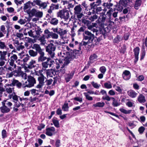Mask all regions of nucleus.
<instances>
[{
    "mask_svg": "<svg viewBox=\"0 0 147 147\" xmlns=\"http://www.w3.org/2000/svg\"><path fill=\"white\" fill-rule=\"evenodd\" d=\"M84 35V40L82 41L83 45L86 46L88 44L89 45L92 47H94L95 45H97L99 43V42L101 39H102L103 37L104 38V35L102 34L100 36V38L97 40L94 39V35L90 32L88 31H85Z\"/></svg>",
    "mask_w": 147,
    "mask_h": 147,
    "instance_id": "nucleus-1",
    "label": "nucleus"
},
{
    "mask_svg": "<svg viewBox=\"0 0 147 147\" xmlns=\"http://www.w3.org/2000/svg\"><path fill=\"white\" fill-rule=\"evenodd\" d=\"M66 49L68 51L67 52V56L64 59L61 60V59L59 60V66H56V68L58 69L59 67L63 69L66 67L72 60L74 57V51L72 49L67 46Z\"/></svg>",
    "mask_w": 147,
    "mask_h": 147,
    "instance_id": "nucleus-2",
    "label": "nucleus"
},
{
    "mask_svg": "<svg viewBox=\"0 0 147 147\" xmlns=\"http://www.w3.org/2000/svg\"><path fill=\"white\" fill-rule=\"evenodd\" d=\"M8 61L9 64V66L8 68L6 66L3 67H0V70H2L3 68L4 69L7 70L9 72L12 71L15 69L16 67V65L15 63V62L18 63V64H20V60L18 59L17 56L15 54H12L10 58L8 59Z\"/></svg>",
    "mask_w": 147,
    "mask_h": 147,
    "instance_id": "nucleus-3",
    "label": "nucleus"
},
{
    "mask_svg": "<svg viewBox=\"0 0 147 147\" xmlns=\"http://www.w3.org/2000/svg\"><path fill=\"white\" fill-rule=\"evenodd\" d=\"M32 49H35L36 51H38L39 56L38 58V62H43L46 60H47L48 58L45 56V53L43 51L42 49L41 48L40 45L37 44L33 45L32 47Z\"/></svg>",
    "mask_w": 147,
    "mask_h": 147,
    "instance_id": "nucleus-4",
    "label": "nucleus"
},
{
    "mask_svg": "<svg viewBox=\"0 0 147 147\" xmlns=\"http://www.w3.org/2000/svg\"><path fill=\"white\" fill-rule=\"evenodd\" d=\"M2 106L0 107V111L3 114L7 113L10 112L12 109V103L4 100L1 102Z\"/></svg>",
    "mask_w": 147,
    "mask_h": 147,
    "instance_id": "nucleus-5",
    "label": "nucleus"
},
{
    "mask_svg": "<svg viewBox=\"0 0 147 147\" xmlns=\"http://www.w3.org/2000/svg\"><path fill=\"white\" fill-rule=\"evenodd\" d=\"M36 83V81L34 78L30 76H28L27 81L22 84V87L24 88H30L34 86Z\"/></svg>",
    "mask_w": 147,
    "mask_h": 147,
    "instance_id": "nucleus-6",
    "label": "nucleus"
},
{
    "mask_svg": "<svg viewBox=\"0 0 147 147\" xmlns=\"http://www.w3.org/2000/svg\"><path fill=\"white\" fill-rule=\"evenodd\" d=\"M56 48L55 46L52 43L48 45L46 47V51L52 58H53L55 56V50Z\"/></svg>",
    "mask_w": 147,
    "mask_h": 147,
    "instance_id": "nucleus-7",
    "label": "nucleus"
},
{
    "mask_svg": "<svg viewBox=\"0 0 147 147\" xmlns=\"http://www.w3.org/2000/svg\"><path fill=\"white\" fill-rule=\"evenodd\" d=\"M57 15L58 17L66 21L69 17V11L65 9L61 10L57 13Z\"/></svg>",
    "mask_w": 147,
    "mask_h": 147,
    "instance_id": "nucleus-8",
    "label": "nucleus"
},
{
    "mask_svg": "<svg viewBox=\"0 0 147 147\" xmlns=\"http://www.w3.org/2000/svg\"><path fill=\"white\" fill-rule=\"evenodd\" d=\"M54 62L50 58H48L46 61L42 63V70L44 71L46 70V69L52 67Z\"/></svg>",
    "mask_w": 147,
    "mask_h": 147,
    "instance_id": "nucleus-9",
    "label": "nucleus"
},
{
    "mask_svg": "<svg viewBox=\"0 0 147 147\" xmlns=\"http://www.w3.org/2000/svg\"><path fill=\"white\" fill-rule=\"evenodd\" d=\"M42 35L47 39L52 37L53 39H57L59 37L57 34L53 33L52 32H50L48 29H46L44 31V34Z\"/></svg>",
    "mask_w": 147,
    "mask_h": 147,
    "instance_id": "nucleus-10",
    "label": "nucleus"
},
{
    "mask_svg": "<svg viewBox=\"0 0 147 147\" xmlns=\"http://www.w3.org/2000/svg\"><path fill=\"white\" fill-rule=\"evenodd\" d=\"M46 78V77L43 75H42L40 77L38 78L39 84L36 86L37 88H42L45 82V81Z\"/></svg>",
    "mask_w": 147,
    "mask_h": 147,
    "instance_id": "nucleus-11",
    "label": "nucleus"
},
{
    "mask_svg": "<svg viewBox=\"0 0 147 147\" xmlns=\"http://www.w3.org/2000/svg\"><path fill=\"white\" fill-rule=\"evenodd\" d=\"M11 83L9 84H8V86H16L17 87L19 88H20L22 86V83L17 80L13 79L11 80Z\"/></svg>",
    "mask_w": 147,
    "mask_h": 147,
    "instance_id": "nucleus-12",
    "label": "nucleus"
},
{
    "mask_svg": "<svg viewBox=\"0 0 147 147\" xmlns=\"http://www.w3.org/2000/svg\"><path fill=\"white\" fill-rule=\"evenodd\" d=\"M76 47H77V45L78 44V50L75 49L74 50V54L76 55H74V58H77V56L79 55L80 54V51L81 50V46H82V44L83 45V43L82 42L81 43H79L77 41H76L75 42Z\"/></svg>",
    "mask_w": 147,
    "mask_h": 147,
    "instance_id": "nucleus-13",
    "label": "nucleus"
},
{
    "mask_svg": "<svg viewBox=\"0 0 147 147\" xmlns=\"http://www.w3.org/2000/svg\"><path fill=\"white\" fill-rule=\"evenodd\" d=\"M55 128L53 127H51L46 129V134L49 136H52L55 134Z\"/></svg>",
    "mask_w": 147,
    "mask_h": 147,
    "instance_id": "nucleus-14",
    "label": "nucleus"
},
{
    "mask_svg": "<svg viewBox=\"0 0 147 147\" xmlns=\"http://www.w3.org/2000/svg\"><path fill=\"white\" fill-rule=\"evenodd\" d=\"M131 74L130 71H129L125 70L123 73L122 76L124 80H128L131 78Z\"/></svg>",
    "mask_w": 147,
    "mask_h": 147,
    "instance_id": "nucleus-15",
    "label": "nucleus"
},
{
    "mask_svg": "<svg viewBox=\"0 0 147 147\" xmlns=\"http://www.w3.org/2000/svg\"><path fill=\"white\" fill-rule=\"evenodd\" d=\"M100 16H98V19L97 21L98 22L104 23L106 20V16L105 14V12H102L100 13Z\"/></svg>",
    "mask_w": 147,
    "mask_h": 147,
    "instance_id": "nucleus-16",
    "label": "nucleus"
},
{
    "mask_svg": "<svg viewBox=\"0 0 147 147\" xmlns=\"http://www.w3.org/2000/svg\"><path fill=\"white\" fill-rule=\"evenodd\" d=\"M134 52L135 56L134 62L136 63L137 62L138 59V55L139 53L140 49L139 47H137L134 49Z\"/></svg>",
    "mask_w": 147,
    "mask_h": 147,
    "instance_id": "nucleus-17",
    "label": "nucleus"
},
{
    "mask_svg": "<svg viewBox=\"0 0 147 147\" xmlns=\"http://www.w3.org/2000/svg\"><path fill=\"white\" fill-rule=\"evenodd\" d=\"M119 3L124 7L127 5H130L132 3V0H120Z\"/></svg>",
    "mask_w": 147,
    "mask_h": 147,
    "instance_id": "nucleus-18",
    "label": "nucleus"
},
{
    "mask_svg": "<svg viewBox=\"0 0 147 147\" xmlns=\"http://www.w3.org/2000/svg\"><path fill=\"white\" fill-rule=\"evenodd\" d=\"M45 38L43 35L40 37H37V39L39 41L40 44L43 46L45 45L46 44V40H45Z\"/></svg>",
    "mask_w": 147,
    "mask_h": 147,
    "instance_id": "nucleus-19",
    "label": "nucleus"
},
{
    "mask_svg": "<svg viewBox=\"0 0 147 147\" xmlns=\"http://www.w3.org/2000/svg\"><path fill=\"white\" fill-rule=\"evenodd\" d=\"M46 74L47 77H52L53 75L55 74V72L53 69H47L46 70Z\"/></svg>",
    "mask_w": 147,
    "mask_h": 147,
    "instance_id": "nucleus-20",
    "label": "nucleus"
},
{
    "mask_svg": "<svg viewBox=\"0 0 147 147\" xmlns=\"http://www.w3.org/2000/svg\"><path fill=\"white\" fill-rule=\"evenodd\" d=\"M128 95L132 98H135L136 97L138 94L134 90H130L127 92Z\"/></svg>",
    "mask_w": 147,
    "mask_h": 147,
    "instance_id": "nucleus-21",
    "label": "nucleus"
},
{
    "mask_svg": "<svg viewBox=\"0 0 147 147\" xmlns=\"http://www.w3.org/2000/svg\"><path fill=\"white\" fill-rule=\"evenodd\" d=\"M35 64V61L33 60H31L28 64V67L29 69H32L34 68L36 66Z\"/></svg>",
    "mask_w": 147,
    "mask_h": 147,
    "instance_id": "nucleus-22",
    "label": "nucleus"
},
{
    "mask_svg": "<svg viewBox=\"0 0 147 147\" xmlns=\"http://www.w3.org/2000/svg\"><path fill=\"white\" fill-rule=\"evenodd\" d=\"M138 101L141 103H144L146 101L145 97L142 94H140L138 98Z\"/></svg>",
    "mask_w": 147,
    "mask_h": 147,
    "instance_id": "nucleus-23",
    "label": "nucleus"
},
{
    "mask_svg": "<svg viewBox=\"0 0 147 147\" xmlns=\"http://www.w3.org/2000/svg\"><path fill=\"white\" fill-rule=\"evenodd\" d=\"M38 51H34L32 49H30L28 51L29 55L32 57H34L37 56L38 55Z\"/></svg>",
    "mask_w": 147,
    "mask_h": 147,
    "instance_id": "nucleus-24",
    "label": "nucleus"
},
{
    "mask_svg": "<svg viewBox=\"0 0 147 147\" xmlns=\"http://www.w3.org/2000/svg\"><path fill=\"white\" fill-rule=\"evenodd\" d=\"M105 105V103L103 102H98L96 104H94L93 107L94 108L97 107H103Z\"/></svg>",
    "mask_w": 147,
    "mask_h": 147,
    "instance_id": "nucleus-25",
    "label": "nucleus"
},
{
    "mask_svg": "<svg viewBox=\"0 0 147 147\" xmlns=\"http://www.w3.org/2000/svg\"><path fill=\"white\" fill-rule=\"evenodd\" d=\"M113 100L112 105L114 107H117L120 105V102L113 97H111Z\"/></svg>",
    "mask_w": 147,
    "mask_h": 147,
    "instance_id": "nucleus-26",
    "label": "nucleus"
},
{
    "mask_svg": "<svg viewBox=\"0 0 147 147\" xmlns=\"http://www.w3.org/2000/svg\"><path fill=\"white\" fill-rule=\"evenodd\" d=\"M10 86H8V84H6V87H5V90L6 92L10 94L14 90L13 87H10Z\"/></svg>",
    "mask_w": 147,
    "mask_h": 147,
    "instance_id": "nucleus-27",
    "label": "nucleus"
},
{
    "mask_svg": "<svg viewBox=\"0 0 147 147\" xmlns=\"http://www.w3.org/2000/svg\"><path fill=\"white\" fill-rule=\"evenodd\" d=\"M141 0H136L135 1L134 7L136 9H138L141 4Z\"/></svg>",
    "mask_w": 147,
    "mask_h": 147,
    "instance_id": "nucleus-28",
    "label": "nucleus"
},
{
    "mask_svg": "<svg viewBox=\"0 0 147 147\" xmlns=\"http://www.w3.org/2000/svg\"><path fill=\"white\" fill-rule=\"evenodd\" d=\"M58 20L56 18H53L50 22V23L53 25H57L58 23Z\"/></svg>",
    "mask_w": 147,
    "mask_h": 147,
    "instance_id": "nucleus-29",
    "label": "nucleus"
},
{
    "mask_svg": "<svg viewBox=\"0 0 147 147\" xmlns=\"http://www.w3.org/2000/svg\"><path fill=\"white\" fill-rule=\"evenodd\" d=\"M72 1H70L69 0L68 1V8L69 9V11L70 12L71 14H72V12L71 11H72L73 7H74V5L72 4L71 3V2Z\"/></svg>",
    "mask_w": 147,
    "mask_h": 147,
    "instance_id": "nucleus-30",
    "label": "nucleus"
},
{
    "mask_svg": "<svg viewBox=\"0 0 147 147\" xmlns=\"http://www.w3.org/2000/svg\"><path fill=\"white\" fill-rule=\"evenodd\" d=\"M82 8L80 5H78L75 7L74 10H75V13L76 14L80 13L82 10Z\"/></svg>",
    "mask_w": 147,
    "mask_h": 147,
    "instance_id": "nucleus-31",
    "label": "nucleus"
},
{
    "mask_svg": "<svg viewBox=\"0 0 147 147\" xmlns=\"http://www.w3.org/2000/svg\"><path fill=\"white\" fill-rule=\"evenodd\" d=\"M119 111L125 114H129L131 113L132 111L131 110H127L123 108L120 109Z\"/></svg>",
    "mask_w": 147,
    "mask_h": 147,
    "instance_id": "nucleus-32",
    "label": "nucleus"
},
{
    "mask_svg": "<svg viewBox=\"0 0 147 147\" xmlns=\"http://www.w3.org/2000/svg\"><path fill=\"white\" fill-rule=\"evenodd\" d=\"M68 103L66 102L64 103L62 107V109L64 111H67L68 110L69 107Z\"/></svg>",
    "mask_w": 147,
    "mask_h": 147,
    "instance_id": "nucleus-33",
    "label": "nucleus"
},
{
    "mask_svg": "<svg viewBox=\"0 0 147 147\" xmlns=\"http://www.w3.org/2000/svg\"><path fill=\"white\" fill-rule=\"evenodd\" d=\"M73 73L71 74H68L65 77V80L67 82H69L70 80L73 77Z\"/></svg>",
    "mask_w": 147,
    "mask_h": 147,
    "instance_id": "nucleus-34",
    "label": "nucleus"
},
{
    "mask_svg": "<svg viewBox=\"0 0 147 147\" xmlns=\"http://www.w3.org/2000/svg\"><path fill=\"white\" fill-rule=\"evenodd\" d=\"M98 56L95 54H93L91 55L89 57V59L90 61H94L97 59Z\"/></svg>",
    "mask_w": 147,
    "mask_h": 147,
    "instance_id": "nucleus-35",
    "label": "nucleus"
},
{
    "mask_svg": "<svg viewBox=\"0 0 147 147\" xmlns=\"http://www.w3.org/2000/svg\"><path fill=\"white\" fill-rule=\"evenodd\" d=\"M7 52L6 51H3L2 52L1 51V55H0L1 57L0 58L3 59L5 60L6 61V59H5V56L7 54Z\"/></svg>",
    "mask_w": 147,
    "mask_h": 147,
    "instance_id": "nucleus-36",
    "label": "nucleus"
},
{
    "mask_svg": "<svg viewBox=\"0 0 147 147\" xmlns=\"http://www.w3.org/2000/svg\"><path fill=\"white\" fill-rule=\"evenodd\" d=\"M24 39L25 42H27L29 43L31 42H34L33 41V40L32 39L29 37H25L24 38Z\"/></svg>",
    "mask_w": 147,
    "mask_h": 147,
    "instance_id": "nucleus-37",
    "label": "nucleus"
},
{
    "mask_svg": "<svg viewBox=\"0 0 147 147\" xmlns=\"http://www.w3.org/2000/svg\"><path fill=\"white\" fill-rule=\"evenodd\" d=\"M52 121L55 126L57 127H59V121L57 120L53 119Z\"/></svg>",
    "mask_w": 147,
    "mask_h": 147,
    "instance_id": "nucleus-38",
    "label": "nucleus"
},
{
    "mask_svg": "<svg viewBox=\"0 0 147 147\" xmlns=\"http://www.w3.org/2000/svg\"><path fill=\"white\" fill-rule=\"evenodd\" d=\"M20 98V96L16 95L15 93L14 95H13L12 99L13 100L14 102L15 103H16L18 101V98Z\"/></svg>",
    "mask_w": 147,
    "mask_h": 147,
    "instance_id": "nucleus-39",
    "label": "nucleus"
},
{
    "mask_svg": "<svg viewBox=\"0 0 147 147\" xmlns=\"http://www.w3.org/2000/svg\"><path fill=\"white\" fill-rule=\"evenodd\" d=\"M104 85L105 88L107 89H111L112 88V86L110 82L105 83Z\"/></svg>",
    "mask_w": 147,
    "mask_h": 147,
    "instance_id": "nucleus-40",
    "label": "nucleus"
},
{
    "mask_svg": "<svg viewBox=\"0 0 147 147\" xmlns=\"http://www.w3.org/2000/svg\"><path fill=\"white\" fill-rule=\"evenodd\" d=\"M7 46L4 42L0 41V49H6Z\"/></svg>",
    "mask_w": 147,
    "mask_h": 147,
    "instance_id": "nucleus-41",
    "label": "nucleus"
},
{
    "mask_svg": "<svg viewBox=\"0 0 147 147\" xmlns=\"http://www.w3.org/2000/svg\"><path fill=\"white\" fill-rule=\"evenodd\" d=\"M67 32L66 30H63L61 29L59 32V33H58V34L60 35L61 37L64 35L66 34Z\"/></svg>",
    "mask_w": 147,
    "mask_h": 147,
    "instance_id": "nucleus-42",
    "label": "nucleus"
},
{
    "mask_svg": "<svg viewBox=\"0 0 147 147\" xmlns=\"http://www.w3.org/2000/svg\"><path fill=\"white\" fill-rule=\"evenodd\" d=\"M91 84L94 88L96 89H98L100 86V84H98L97 83H95L94 81L92 82Z\"/></svg>",
    "mask_w": 147,
    "mask_h": 147,
    "instance_id": "nucleus-43",
    "label": "nucleus"
},
{
    "mask_svg": "<svg viewBox=\"0 0 147 147\" xmlns=\"http://www.w3.org/2000/svg\"><path fill=\"white\" fill-rule=\"evenodd\" d=\"M36 34L37 35L38 37H39L40 35V34L42 32V31L40 28H38L36 30H35Z\"/></svg>",
    "mask_w": 147,
    "mask_h": 147,
    "instance_id": "nucleus-44",
    "label": "nucleus"
},
{
    "mask_svg": "<svg viewBox=\"0 0 147 147\" xmlns=\"http://www.w3.org/2000/svg\"><path fill=\"white\" fill-rule=\"evenodd\" d=\"M113 4L109 3H104L103 5L108 9H110L111 7H112Z\"/></svg>",
    "mask_w": 147,
    "mask_h": 147,
    "instance_id": "nucleus-45",
    "label": "nucleus"
},
{
    "mask_svg": "<svg viewBox=\"0 0 147 147\" xmlns=\"http://www.w3.org/2000/svg\"><path fill=\"white\" fill-rule=\"evenodd\" d=\"M84 96H85L86 98L89 100H93V98L92 97L90 96L86 92L84 93Z\"/></svg>",
    "mask_w": 147,
    "mask_h": 147,
    "instance_id": "nucleus-46",
    "label": "nucleus"
},
{
    "mask_svg": "<svg viewBox=\"0 0 147 147\" xmlns=\"http://www.w3.org/2000/svg\"><path fill=\"white\" fill-rule=\"evenodd\" d=\"M42 12L37 11L35 16L37 17L40 18L42 17Z\"/></svg>",
    "mask_w": 147,
    "mask_h": 147,
    "instance_id": "nucleus-47",
    "label": "nucleus"
},
{
    "mask_svg": "<svg viewBox=\"0 0 147 147\" xmlns=\"http://www.w3.org/2000/svg\"><path fill=\"white\" fill-rule=\"evenodd\" d=\"M99 70L102 73L104 74L106 71V69L105 67L102 66L100 68Z\"/></svg>",
    "mask_w": 147,
    "mask_h": 147,
    "instance_id": "nucleus-48",
    "label": "nucleus"
},
{
    "mask_svg": "<svg viewBox=\"0 0 147 147\" xmlns=\"http://www.w3.org/2000/svg\"><path fill=\"white\" fill-rule=\"evenodd\" d=\"M98 17V16L95 14L93 16H91L89 18V19L91 21H94V20L96 19Z\"/></svg>",
    "mask_w": 147,
    "mask_h": 147,
    "instance_id": "nucleus-49",
    "label": "nucleus"
},
{
    "mask_svg": "<svg viewBox=\"0 0 147 147\" xmlns=\"http://www.w3.org/2000/svg\"><path fill=\"white\" fill-rule=\"evenodd\" d=\"M51 7V9L54 10V9H58L59 8V4L55 5L53 4H52L50 6Z\"/></svg>",
    "mask_w": 147,
    "mask_h": 147,
    "instance_id": "nucleus-50",
    "label": "nucleus"
},
{
    "mask_svg": "<svg viewBox=\"0 0 147 147\" xmlns=\"http://www.w3.org/2000/svg\"><path fill=\"white\" fill-rule=\"evenodd\" d=\"M40 7L43 9H45L47 7V3L45 2H42Z\"/></svg>",
    "mask_w": 147,
    "mask_h": 147,
    "instance_id": "nucleus-51",
    "label": "nucleus"
},
{
    "mask_svg": "<svg viewBox=\"0 0 147 147\" xmlns=\"http://www.w3.org/2000/svg\"><path fill=\"white\" fill-rule=\"evenodd\" d=\"M38 99V98L36 97L33 98H32V97H30L29 98V100L30 101V102H33L36 101Z\"/></svg>",
    "mask_w": 147,
    "mask_h": 147,
    "instance_id": "nucleus-52",
    "label": "nucleus"
},
{
    "mask_svg": "<svg viewBox=\"0 0 147 147\" xmlns=\"http://www.w3.org/2000/svg\"><path fill=\"white\" fill-rule=\"evenodd\" d=\"M43 71V70L42 69L37 71L35 72V74L36 75L38 76V77H40L41 75H43L42 74V72Z\"/></svg>",
    "mask_w": 147,
    "mask_h": 147,
    "instance_id": "nucleus-53",
    "label": "nucleus"
},
{
    "mask_svg": "<svg viewBox=\"0 0 147 147\" xmlns=\"http://www.w3.org/2000/svg\"><path fill=\"white\" fill-rule=\"evenodd\" d=\"M26 22V20L25 19H20L18 21V22L20 24L22 25L25 24Z\"/></svg>",
    "mask_w": 147,
    "mask_h": 147,
    "instance_id": "nucleus-54",
    "label": "nucleus"
},
{
    "mask_svg": "<svg viewBox=\"0 0 147 147\" xmlns=\"http://www.w3.org/2000/svg\"><path fill=\"white\" fill-rule=\"evenodd\" d=\"M102 10L101 7H98L96 9V14H100V13Z\"/></svg>",
    "mask_w": 147,
    "mask_h": 147,
    "instance_id": "nucleus-55",
    "label": "nucleus"
},
{
    "mask_svg": "<svg viewBox=\"0 0 147 147\" xmlns=\"http://www.w3.org/2000/svg\"><path fill=\"white\" fill-rule=\"evenodd\" d=\"M37 11L34 9H32L30 11V13L32 16H35Z\"/></svg>",
    "mask_w": 147,
    "mask_h": 147,
    "instance_id": "nucleus-56",
    "label": "nucleus"
},
{
    "mask_svg": "<svg viewBox=\"0 0 147 147\" xmlns=\"http://www.w3.org/2000/svg\"><path fill=\"white\" fill-rule=\"evenodd\" d=\"M53 82V80L51 79H50L48 80H47L45 81V82L46 83V84L47 85L49 86L50 85L52 82Z\"/></svg>",
    "mask_w": 147,
    "mask_h": 147,
    "instance_id": "nucleus-57",
    "label": "nucleus"
},
{
    "mask_svg": "<svg viewBox=\"0 0 147 147\" xmlns=\"http://www.w3.org/2000/svg\"><path fill=\"white\" fill-rule=\"evenodd\" d=\"M111 98L109 97L108 96L106 95L105 96H103L102 97V99L104 100H106L108 101H110L111 100Z\"/></svg>",
    "mask_w": 147,
    "mask_h": 147,
    "instance_id": "nucleus-58",
    "label": "nucleus"
},
{
    "mask_svg": "<svg viewBox=\"0 0 147 147\" xmlns=\"http://www.w3.org/2000/svg\"><path fill=\"white\" fill-rule=\"evenodd\" d=\"M145 128L143 126L140 127L138 129V131L140 134H142L144 131Z\"/></svg>",
    "mask_w": 147,
    "mask_h": 147,
    "instance_id": "nucleus-59",
    "label": "nucleus"
},
{
    "mask_svg": "<svg viewBox=\"0 0 147 147\" xmlns=\"http://www.w3.org/2000/svg\"><path fill=\"white\" fill-rule=\"evenodd\" d=\"M82 23H84V24L87 25V26H88V24H90V21L85 19H82Z\"/></svg>",
    "mask_w": 147,
    "mask_h": 147,
    "instance_id": "nucleus-60",
    "label": "nucleus"
},
{
    "mask_svg": "<svg viewBox=\"0 0 147 147\" xmlns=\"http://www.w3.org/2000/svg\"><path fill=\"white\" fill-rule=\"evenodd\" d=\"M2 135L3 138H4L6 137V131L5 129H3L2 131Z\"/></svg>",
    "mask_w": 147,
    "mask_h": 147,
    "instance_id": "nucleus-61",
    "label": "nucleus"
},
{
    "mask_svg": "<svg viewBox=\"0 0 147 147\" xmlns=\"http://www.w3.org/2000/svg\"><path fill=\"white\" fill-rule=\"evenodd\" d=\"M30 3L28 2L24 4V10H25L28 9L30 6Z\"/></svg>",
    "mask_w": 147,
    "mask_h": 147,
    "instance_id": "nucleus-62",
    "label": "nucleus"
},
{
    "mask_svg": "<svg viewBox=\"0 0 147 147\" xmlns=\"http://www.w3.org/2000/svg\"><path fill=\"white\" fill-rule=\"evenodd\" d=\"M130 35V34L129 33L125 34L124 36V39L125 40H127L128 39Z\"/></svg>",
    "mask_w": 147,
    "mask_h": 147,
    "instance_id": "nucleus-63",
    "label": "nucleus"
},
{
    "mask_svg": "<svg viewBox=\"0 0 147 147\" xmlns=\"http://www.w3.org/2000/svg\"><path fill=\"white\" fill-rule=\"evenodd\" d=\"M115 89L116 91L119 92L120 93H121L122 92V89L119 86H117L116 87V88H115Z\"/></svg>",
    "mask_w": 147,
    "mask_h": 147,
    "instance_id": "nucleus-64",
    "label": "nucleus"
}]
</instances>
